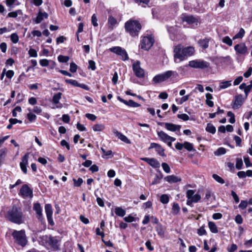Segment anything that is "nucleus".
<instances>
[{
    "instance_id": "obj_1",
    "label": "nucleus",
    "mask_w": 252,
    "mask_h": 252,
    "mask_svg": "<svg viewBox=\"0 0 252 252\" xmlns=\"http://www.w3.org/2000/svg\"><path fill=\"white\" fill-rule=\"evenodd\" d=\"M5 218L8 221L17 224L24 223L26 220L22 208L16 205L8 209Z\"/></svg>"
},
{
    "instance_id": "obj_2",
    "label": "nucleus",
    "mask_w": 252,
    "mask_h": 252,
    "mask_svg": "<svg viewBox=\"0 0 252 252\" xmlns=\"http://www.w3.org/2000/svg\"><path fill=\"white\" fill-rule=\"evenodd\" d=\"M125 30L132 37L137 36L141 29V25L137 20H130L125 23Z\"/></svg>"
},
{
    "instance_id": "obj_3",
    "label": "nucleus",
    "mask_w": 252,
    "mask_h": 252,
    "mask_svg": "<svg viewBox=\"0 0 252 252\" xmlns=\"http://www.w3.org/2000/svg\"><path fill=\"white\" fill-rule=\"evenodd\" d=\"M12 235L14 239V242L18 245L22 247L26 246L27 243L25 231L21 230L20 231L14 230Z\"/></svg>"
},
{
    "instance_id": "obj_4",
    "label": "nucleus",
    "mask_w": 252,
    "mask_h": 252,
    "mask_svg": "<svg viewBox=\"0 0 252 252\" xmlns=\"http://www.w3.org/2000/svg\"><path fill=\"white\" fill-rule=\"evenodd\" d=\"M194 193L195 191L192 189H189L187 191V204L188 205L192 206V203H196L200 200L201 196L198 194H194Z\"/></svg>"
},
{
    "instance_id": "obj_5",
    "label": "nucleus",
    "mask_w": 252,
    "mask_h": 252,
    "mask_svg": "<svg viewBox=\"0 0 252 252\" xmlns=\"http://www.w3.org/2000/svg\"><path fill=\"white\" fill-rule=\"evenodd\" d=\"M175 72H176L172 70H168L162 73L158 74L153 78V81L157 84L165 81L169 78Z\"/></svg>"
},
{
    "instance_id": "obj_6",
    "label": "nucleus",
    "mask_w": 252,
    "mask_h": 252,
    "mask_svg": "<svg viewBox=\"0 0 252 252\" xmlns=\"http://www.w3.org/2000/svg\"><path fill=\"white\" fill-rule=\"evenodd\" d=\"M189 66L194 68L204 69L208 68L210 63L201 60H195L189 62Z\"/></svg>"
},
{
    "instance_id": "obj_7",
    "label": "nucleus",
    "mask_w": 252,
    "mask_h": 252,
    "mask_svg": "<svg viewBox=\"0 0 252 252\" xmlns=\"http://www.w3.org/2000/svg\"><path fill=\"white\" fill-rule=\"evenodd\" d=\"M174 53L175 62H177V59H179V61H183L186 58V56L184 55V47L181 44H179L175 47Z\"/></svg>"
},
{
    "instance_id": "obj_8",
    "label": "nucleus",
    "mask_w": 252,
    "mask_h": 252,
    "mask_svg": "<svg viewBox=\"0 0 252 252\" xmlns=\"http://www.w3.org/2000/svg\"><path fill=\"white\" fill-rule=\"evenodd\" d=\"M43 242H45L46 244H48L54 250H58V241L54 237L51 236H43L41 238Z\"/></svg>"
},
{
    "instance_id": "obj_9",
    "label": "nucleus",
    "mask_w": 252,
    "mask_h": 252,
    "mask_svg": "<svg viewBox=\"0 0 252 252\" xmlns=\"http://www.w3.org/2000/svg\"><path fill=\"white\" fill-rule=\"evenodd\" d=\"M154 43V39L151 36H144L141 40V48L145 50H149Z\"/></svg>"
},
{
    "instance_id": "obj_10",
    "label": "nucleus",
    "mask_w": 252,
    "mask_h": 252,
    "mask_svg": "<svg viewBox=\"0 0 252 252\" xmlns=\"http://www.w3.org/2000/svg\"><path fill=\"white\" fill-rule=\"evenodd\" d=\"M111 52L120 56L124 61L128 60V56L125 49L119 46L113 47L109 49Z\"/></svg>"
},
{
    "instance_id": "obj_11",
    "label": "nucleus",
    "mask_w": 252,
    "mask_h": 252,
    "mask_svg": "<svg viewBox=\"0 0 252 252\" xmlns=\"http://www.w3.org/2000/svg\"><path fill=\"white\" fill-rule=\"evenodd\" d=\"M132 69L135 75L138 78H143L145 76V72L143 68L140 67V62L137 61L132 64Z\"/></svg>"
},
{
    "instance_id": "obj_12",
    "label": "nucleus",
    "mask_w": 252,
    "mask_h": 252,
    "mask_svg": "<svg viewBox=\"0 0 252 252\" xmlns=\"http://www.w3.org/2000/svg\"><path fill=\"white\" fill-rule=\"evenodd\" d=\"M19 194L23 198H32V190L27 184H25L21 188Z\"/></svg>"
},
{
    "instance_id": "obj_13",
    "label": "nucleus",
    "mask_w": 252,
    "mask_h": 252,
    "mask_svg": "<svg viewBox=\"0 0 252 252\" xmlns=\"http://www.w3.org/2000/svg\"><path fill=\"white\" fill-rule=\"evenodd\" d=\"M234 48L236 53L239 55H246L248 53V48L245 43L237 44Z\"/></svg>"
},
{
    "instance_id": "obj_14",
    "label": "nucleus",
    "mask_w": 252,
    "mask_h": 252,
    "mask_svg": "<svg viewBox=\"0 0 252 252\" xmlns=\"http://www.w3.org/2000/svg\"><path fill=\"white\" fill-rule=\"evenodd\" d=\"M45 210L49 223L51 226L54 225V222L52 218L53 209L51 205L50 204H46L45 206Z\"/></svg>"
},
{
    "instance_id": "obj_15",
    "label": "nucleus",
    "mask_w": 252,
    "mask_h": 252,
    "mask_svg": "<svg viewBox=\"0 0 252 252\" xmlns=\"http://www.w3.org/2000/svg\"><path fill=\"white\" fill-rule=\"evenodd\" d=\"M157 134L160 140L164 142H167L168 141H175L176 140L175 138L168 135L163 131H158Z\"/></svg>"
},
{
    "instance_id": "obj_16",
    "label": "nucleus",
    "mask_w": 252,
    "mask_h": 252,
    "mask_svg": "<svg viewBox=\"0 0 252 252\" xmlns=\"http://www.w3.org/2000/svg\"><path fill=\"white\" fill-rule=\"evenodd\" d=\"M183 22H186L189 25L195 24L197 25L198 20L192 15H187L183 14L181 17Z\"/></svg>"
},
{
    "instance_id": "obj_17",
    "label": "nucleus",
    "mask_w": 252,
    "mask_h": 252,
    "mask_svg": "<svg viewBox=\"0 0 252 252\" xmlns=\"http://www.w3.org/2000/svg\"><path fill=\"white\" fill-rule=\"evenodd\" d=\"M29 153H26L22 158V161L20 163V166L22 171L25 174L27 173V165L28 164Z\"/></svg>"
},
{
    "instance_id": "obj_18",
    "label": "nucleus",
    "mask_w": 252,
    "mask_h": 252,
    "mask_svg": "<svg viewBox=\"0 0 252 252\" xmlns=\"http://www.w3.org/2000/svg\"><path fill=\"white\" fill-rule=\"evenodd\" d=\"M33 209L36 213V218L40 221H42L43 220V217L40 204L38 202L34 203Z\"/></svg>"
},
{
    "instance_id": "obj_19",
    "label": "nucleus",
    "mask_w": 252,
    "mask_h": 252,
    "mask_svg": "<svg viewBox=\"0 0 252 252\" xmlns=\"http://www.w3.org/2000/svg\"><path fill=\"white\" fill-rule=\"evenodd\" d=\"M244 100L242 94L235 97L232 103V108L234 109H238L243 103Z\"/></svg>"
},
{
    "instance_id": "obj_20",
    "label": "nucleus",
    "mask_w": 252,
    "mask_h": 252,
    "mask_svg": "<svg viewBox=\"0 0 252 252\" xmlns=\"http://www.w3.org/2000/svg\"><path fill=\"white\" fill-rule=\"evenodd\" d=\"M164 127L169 131L175 132L176 131H180L181 126L175 125L172 123H164Z\"/></svg>"
},
{
    "instance_id": "obj_21",
    "label": "nucleus",
    "mask_w": 252,
    "mask_h": 252,
    "mask_svg": "<svg viewBox=\"0 0 252 252\" xmlns=\"http://www.w3.org/2000/svg\"><path fill=\"white\" fill-rule=\"evenodd\" d=\"M65 81L66 83L71 84V85H72L73 86L80 87V88H83L86 90H89V87L86 85L84 84H79L75 80L66 79L65 80Z\"/></svg>"
},
{
    "instance_id": "obj_22",
    "label": "nucleus",
    "mask_w": 252,
    "mask_h": 252,
    "mask_svg": "<svg viewBox=\"0 0 252 252\" xmlns=\"http://www.w3.org/2000/svg\"><path fill=\"white\" fill-rule=\"evenodd\" d=\"M113 132L114 133V134L123 142L127 144L131 143L130 141L127 138L126 136L124 135L120 132L118 131L117 130L114 129H113Z\"/></svg>"
},
{
    "instance_id": "obj_23",
    "label": "nucleus",
    "mask_w": 252,
    "mask_h": 252,
    "mask_svg": "<svg viewBox=\"0 0 252 252\" xmlns=\"http://www.w3.org/2000/svg\"><path fill=\"white\" fill-rule=\"evenodd\" d=\"M141 159L143 161L147 162L151 166L154 168H157L159 167V163L154 158H142Z\"/></svg>"
},
{
    "instance_id": "obj_24",
    "label": "nucleus",
    "mask_w": 252,
    "mask_h": 252,
    "mask_svg": "<svg viewBox=\"0 0 252 252\" xmlns=\"http://www.w3.org/2000/svg\"><path fill=\"white\" fill-rule=\"evenodd\" d=\"M48 17V14L47 12H42L40 11L38 12L36 18L34 20L35 23L36 24H39L43 20V19H47Z\"/></svg>"
},
{
    "instance_id": "obj_25",
    "label": "nucleus",
    "mask_w": 252,
    "mask_h": 252,
    "mask_svg": "<svg viewBox=\"0 0 252 252\" xmlns=\"http://www.w3.org/2000/svg\"><path fill=\"white\" fill-rule=\"evenodd\" d=\"M164 180L168 183L172 184L181 181V178L172 175L166 176L164 178Z\"/></svg>"
},
{
    "instance_id": "obj_26",
    "label": "nucleus",
    "mask_w": 252,
    "mask_h": 252,
    "mask_svg": "<svg viewBox=\"0 0 252 252\" xmlns=\"http://www.w3.org/2000/svg\"><path fill=\"white\" fill-rule=\"evenodd\" d=\"M184 55L186 56V58L193 55L195 52L194 48L192 46L184 48Z\"/></svg>"
},
{
    "instance_id": "obj_27",
    "label": "nucleus",
    "mask_w": 252,
    "mask_h": 252,
    "mask_svg": "<svg viewBox=\"0 0 252 252\" xmlns=\"http://www.w3.org/2000/svg\"><path fill=\"white\" fill-rule=\"evenodd\" d=\"M209 38H205L204 39L199 40L198 41V43L200 46L203 49H206L209 46Z\"/></svg>"
},
{
    "instance_id": "obj_28",
    "label": "nucleus",
    "mask_w": 252,
    "mask_h": 252,
    "mask_svg": "<svg viewBox=\"0 0 252 252\" xmlns=\"http://www.w3.org/2000/svg\"><path fill=\"white\" fill-rule=\"evenodd\" d=\"M117 23V20L113 16H109L108 19V24L109 27L113 29L114 26Z\"/></svg>"
},
{
    "instance_id": "obj_29",
    "label": "nucleus",
    "mask_w": 252,
    "mask_h": 252,
    "mask_svg": "<svg viewBox=\"0 0 252 252\" xmlns=\"http://www.w3.org/2000/svg\"><path fill=\"white\" fill-rule=\"evenodd\" d=\"M115 214L120 217H124L126 215V211L124 210L122 208L117 207L115 209Z\"/></svg>"
},
{
    "instance_id": "obj_30",
    "label": "nucleus",
    "mask_w": 252,
    "mask_h": 252,
    "mask_svg": "<svg viewBox=\"0 0 252 252\" xmlns=\"http://www.w3.org/2000/svg\"><path fill=\"white\" fill-rule=\"evenodd\" d=\"M208 226L210 231L213 233H217L218 232V228L216 224L212 221H210L208 223Z\"/></svg>"
},
{
    "instance_id": "obj_31",
    "label": "nucleus",
    "mask_w": 252,
    "mask_h": 252,
    "mask_svg": "<svg viewBox=\"0 0 252 252\" xmlns=\"http://www.w3.org/2000/svg\"><path fill=\"white\" fill-rule=\"evenodd\" d=\"M206 130L212 134H215L216 131V127L211 124L209 123L207 125Z\"/></svg>"
},
{
    "instance_id": "obj_32",
    "label": "nucleus",
    "mask_w": 252,
    "mask_h": 252,
    "mask_svg": "<svg viewBox=\"0 0 252 252\" xmlns=\"http://www.w3.org/2000/svg\"><path fill=\"white\" fill-rule=\"evenodd\" d=\"M245 33V30L243 28H241L239 32L233 37V39L235 40L237 38H242Z\"/></svg>"
},
{
    "instance_id": "obj_33",
    "label": "nucleus",
    "mask_w": 252,
    "mask_h": 252,
    "mask_svg": "<svg viewBox=\"0 0 252 252\" xmlns=\"http://www.w3.org/2000/svg\"><path fill=\"white\" fill-rule=\"evenodd\" d=\"M62 94L60 92L55 94L53 97L52 101L55 104L59 103L60 100L61 98Z\"/></svg>"
},
{
    "instance_id": "obj_34",
    "label": "nucleus",
    "mask_w": 252,
    "mask_h": 252,
    "mask_svg": "<svg viewBox=\"0 0 252 252\" xmlns=\"http://www.w3.org/2000/svg\"><path fill=\"white\" fill-rule=\"evenodd\" d=\"M180 207L178 203H174L172 208V213L174 215H177L180 211Z\"/></svg>"
},
{
    "instance_id": "obj_35",
    "label": "nucleus",
    "mask_w": 252,
    "mask_h": 252,
    "mask_svg": "<svg viewBox=\"0 0 252 252\" xmlns=\"http://www.w3.org/2000/svg\"><path fill=\"white\" fill-rule=\"evenodd\" d=\"M104 128L105 126L102 124H96L93 126V129L94 131H101Z\"/></svg>"
},
{
    "instance_id": "obj_36",
    "label": "nucleus",
    "mask_w": 252,
    "mask_h": 252,
    "mask_svg": "<svg viewBox=\"0 0 252 252\" xmlns=\"http://www.w3.org/2000/svg\"><path fill=\"white\" fill-rule=\"evenodd\" d=\"M22 14V12L21 10H18L15 11H13L9 12L7 16L8 17L11 18H16L18 15H21Z\"/></svg>"
},
{
    "instance_id": "obj_37",
    "label": "nucleus",
    "mask_w": 252,
    "mask_h": 252,
    "mask_svg": "<svg viewBox=\"0 0 252 252\" xmlns=\"http://www.w3.org/2000/svg\"><path fill=\"white\" fill-rule=\"evenodd\" d=\"M231 85V81H226L221 82L220 83V89H224L228 88Z\"/></svg>"
},
{
    "instance_id": "obj_38",
    "label": "nucleus",
    "mask_w": 252,
    "mask_h": 252,
    "mask_svg": "<svg viewBox=\"0 0 252 252\" xmlns=\"http://www.w3.org/2000/svg\"><path fill=\"white\" fill-rule=\"evenodd\" d=\"M169 201V197L167 194H164L161 195L160 201L163 204H167Z\"/></svg>"
},
{
    "instance_id": "obj_39",
    "label": "nucleus",
    "mask_w": 252,
    "mask_h": 252,
    "mask_svg": "<svg viewBox=\"0 0 252 252\" xmlns=\"http://www.w3.org/2000/svg\"><path fill=\"white\" fill-rule=\"evenodd\" d=\"M156 230L158 235L163 237L164 235V230L161 224L158 225L156 227Z\"/></svg>"
},
{
    "instance_id": "obj_40",
    "label": "nucleus",
    "mask_w": 252,
    "mask_h": 252,
    "mask_svg": "<svg viewBox=\"0 0 252 252\" xmlns=\"http://www.w3.org/2000/svg\"><path fill=\"white\" fill-rule=\"evenodd\" d=\"M226 153V149L224 148H219L217 151L214 152L216 156H220L224 155Z\"/></svg>"
},
{
    "instance_id": "obj_41",
    "label": "nucleus",
    "mask_w": 252,
    "mask_h": 252,
    "mask_svg": "<svg viewBox=\"0 0 252 252\" xmlns=\"http://www.w3.org/2000/svg\"><path fill=\"white\" fill-rule=\"evenodd\" d=\"M184 148L189 151H191L193 150V145L188 142H185L184 143Z\"/></svg>"
},
{
    "instance_id": "obj_42",
    "label": "nucleus",
    "mask_w": 252,
    "mask_h": 252,
    "mask_svg": "<svg viewBox=\"0 0 252 252\" xmlns=\"http://www.w3.org/2000/svg\"><path fill=\"white\" fill-rule=\"evenodd\" d=\"M222 42L229 46H232L233 44L232 39L228 36H225L222 39Z\"/></svg>"
},
{
    "instance_id": "obj_43",
    "label": "nucleus",
    "mask_w": 252,
    "mask_h": 252,
    "mask_svg": "<svg viewBox=\"0 0 252 252\" xmlns=\"http://www.w3.org/2000/svg\"><path fill=\"white\" fill-rule=\"evenodd\" d=\"M58 59L61 63H67L69 61V58L68 56L59 55L58 57Z\"/></svg>"
},
{
    "instance_id": "obj_44",
    "label": "nucleus",
    "mask_w": 252,
    "mask_h": 252,
    "mask_svg": "<svg viewBox=\"0 0 252 252\" xmlns=\"http://www.w3.org/2000/svg\"><path fill=\"white\" fill-rule=\"evenodd\" d=\"M10 39L13 43H16L18 42L19 37L17 33H13L11 34Z\"/></svg>"
},
{
    "instance_id": "obj_45",
    "label": "nucleus",
    "mask_w": 252,
    "mask_h": 252,
    "mask_svg": "<svg viewBox=\"0 0 252 252\" xmlns=\"http://www.w3.org/2000/svg\"><path fill=\"white\" fill-rule=\"evenodd\" d=\"M213 178L217 181L218 182V183H220V184H224V180L221 178L220 177V176H219V175H217V174H213Z\"/></svg>"
},
{
    "instance_id": "obj_46",
    "label": "nucleus",
    "mask_w": 252,
    "mask_h": 252,
    "mask_svg": "<svg viewBox=\"0 0 252 252\" xmlns=\"http://www.w3.org/2000/svg\"><path fill=\"white\" fill-rule=\"evenodd\" d=\"M243 161L241 158H236V168L239 170L241 169L243 166Z\"/></svg>"
},
{
    "instance_id": "obj_47",
    "label": "nucleus",
    "mask_w": 252,
    "mask_h": 252,
    "mask_svg": "<svg viewBox=\"0 0 252 252\" xmlns=\"http://www.w3.org/2000/svg\"><path fill=\"white\" fill-rule=\"evenodd\" d=\"M74 186L75 187H80L83 183V179L81 178H79L77 180L75 179H73Z\"/></svg>"
},
{
    "instance_id": "obj_48",
    "label": "nucleus",
    "mask_w": 252,
    "mask_h": 252,
    "mask_svg": "<svg viewBox=\"0 0 252 252\" xmlns=\"http://www.w3.org/2000/svg\"><path fill=\"white\" fill-rule=\"evenodd\" d=\"M127 106L132 107H139L140 105L137 102H134L133 100L130 99L128 101Z\"/></svg>"
},
{
    "instance_id": "obj_49",
    "label": "nucleus",
    "mask_w": 252,
    "mask_h": 252,
    "mask_svg": "<svg viewBox=\"0 0 252 252\" xmlns=\"http://www.w3.org/2000/svg\"><path fill=\"white\" fill-rule=\"evenodd\" d=\"M163 170L167 173H169L170 172V168L169 166L165 162L161 164Z\"/></svg>"
},
{
    "instance_id": "obj_50",
    "label": "nucleus",
    "mask_w": 252,
    "mask_h": 252,
    "mask_svg": "<svg viewBox=\"0 0 252 252\" xmlns=\"http://www.w3.org/2000/svg\"><path fill=\"white\" fill-rule=\"evenodd\" d=\"M77 68V65L73 62H72L70 64V71L72 73H74L76 71Z\"/></svg>"
},
{
    "instance_id": "obj_51",
    "label": "nucleus",
    "mask_w": 252,
    "mask_h": 252,
    "mask_svg": "<svg viewBox=\"0 0 252 252\" xmlns=\"http://www.w3.org/2000/svg\"><path fill=\"white\" fill-rule=\"evenodd\" d=\"M88 68L91 69L92 70H94L96 68L95 63L93 60H90L89 61V66Z\"/></svg>"
},
{
    "instance_id": "obj_52",
    "label": "nucleus",
    "mask_w": 252,
    "mask_h": 252,
    "mask_svg": "<svg viewBox=\"0 0 252 252\" xmlns=\"http://www.w3.org/2000/svg\"><path fill=\"white\" fill-rule=\"evenodd\" d=\"M29 54L31 57H37V53L36 51L32 48H31L29 51Z\"/></svg>"
},
{
    "instance_id": "obj_53",
    "label": "nucleus",
    "mask_w": 252,
    "mask_h": 252,
    "mask_svg": "<svg viewBox=\"0 0 252 252\" xmlns=\"http://www.w3.org/2000/svg\"><path fill=\"white\" fill-rule=\"evenodd\" d=\"M244 160L247 167H250L252 165V164L250 162L249 157L244 156Z\"/></svg>"
},
{
    "instance_id": "obj_54",
    "label": "nucleus",
    "mask_w": 252,
    "mask_h": 252,
    "mask_svg": "<svg viewBox=\"0 0 252 252\" xmlns=\"http://www.w3.org/2000/svg\"><path fill=\"white\" fill-rule=\"evenodd\" d=\"M92 23L94 27L98 26L97 20L95 14H93L91 18Z\"/></svg>"
},
{
    "instance_id": "obj_55",
    "label": "nucleus",
    "mask_w": 252,
    "mask_h": 252,
    "mask_svg": "<svg viewBox=\"0 0 252 252\" xmlns=\"http://www.w3.org/2000/svg\"><path fill=\"white\" fill-rule=\"evenodd\" d=\"M27 117L30 122L34 121L36 118V115L31 113H29L27 114Z\"/></svg>"
},
{
    "instance_id": "obj_56",
    "label": "nucleus",
    "mask_w": 252,
    "mask_h": 252,
    "mask_svg": "<svg viewBox=\"0 0 252 252\" xmlns=\"http://www.w3.org/2000/svg\"><path fill=\"white\" fill-rule=\"evenodd\" d=\"M177 117L184 121H188L189 119V116L186 114H178Z\"/></svg>"
},
{
    "instance_id": "obj_57",
    "label": "nucleus",
    "mask_w": 252,
    "mask_h": 252,
    "mask_svg": "<svg viewBox=\"0 0 252 252\" xmlns=\"http://www.w3.org/2000/svg\"><path fill=\"white\" fill-rule=\"evenodd\" d=\"M7 152V149L6 148H3L0 150V166L1 164V160L2 157L4 156Z\"/></svg>"
},
{
    "instance_id": "obj_58",
    "label": "nucleus",
    "mask_w": 252,
    "mask_h": 252,
    "mask_svg": "<svg viewBox=\"0 0 252 252\" xmlns=\"http://www.w3.org/2000/svg\"><path fill=\"white\" fill-rule=\"evenodd\" d=\"M49 61L47 59H42L39 61V63L42 66H47L49 65Z\"/></svg>"
},
{
    "instance_id": "obj_59",
    "label": "nucleus",
    "mask_w": 252,
    "mask_h": 252,
    "mask_svg": "<svg viewBox=\"0 0 252 252\" xmlns=\"http://www.w3.org/2000/svg\"><path fill=\"white\" fill-rule=\"evenodd\" d=\"M85 116L88 119H89V120H91L92 121H95L96 120V117L94 115L92 114L87 113L85 115Z\"/></svg>"
},
{
    "instance_id": "obj_60",
    "label": "nucleus",
    "mask_w": 252,
    "mask_h": 252,
    "mask_svg": "<svg viewBox=\"0 0 252 252\" xmlns=\"http://www.w3.org/2000/svg\"><path fill=\"white\" fill-rule=\"evenodd\" d=\"M156 149L159 155L161 156H164V150L160 145H159V147H158Z\"/></svg>"
},
{
    "instance_id": "obj_61",
    "label": "nucleus",
    "mask_w": 252,
    "mask_h": 252,
    "mask_svg": "<svg viewBox=\"0 0 252 252\" xmlns=\"http://www.w3.org/2000/svg\"><path fill=\"white\" fill-rule=\"evenodd\" d=\"M248 202L246 200H242L241 203H240L239 207L242 209H245L248 205Z\"/></svg>"
},
{
    "instance_id": "obj_62",
    "label": "nucleus",
    "mask_w": 252,
    "mask_h": 252,
    "mask_svg": "<svg viewBox=\"0 0 252 252\" xmlns=\"http://www.w3.org/2000/svg\"><path fill=\"white\" fill-rule=\"evenodd\" d=\"M252 88V80L250 82V84L248 86H246V89H245V93L246 94V97L248 95V93L250 91Z\"/></svg>"
},
{
    "instance_id": "obj_63",
    "label": "nucleus",
    "mask_w": 252,
    "mask_h": 252,
    "mask_svg": "<svg viewBox=\"0 0 252 252\" xmlns=\"http://www.w3.org/2000/svg\"><path fill=\"white\" fill-rule=\"evenodd\" d=\"M197 233L199 235L201 236L206 234V232L204 227L202 226L198 229Z\"/></svg>"
},
{
    "instance_id": "obj_64",
    "label": "nucleus",
    "mask_w": 252,
    "mask_h": 252,
    "mask_svg": "<svg viewBox=\"0 0 252 252\" xmlns=\"http://www.w3.org/2000/svg\"><path fill=\"white\" fill-rule=\"evenodd\" d=\"M237 249V246L235 244H232L230 248H227V251L229 252H233Z\"/></svg>"
}]
</instances>
